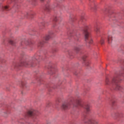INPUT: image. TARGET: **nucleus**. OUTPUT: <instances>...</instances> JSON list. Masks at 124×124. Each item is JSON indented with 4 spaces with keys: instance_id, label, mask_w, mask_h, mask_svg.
Masks as SVG:
<instances>
[{
    "instance_id": "nucleus-3",
    "label": "nucleus",
    "mask_w": 124,
    "mask_h": 124,
    "mask_svg": "<svg viewBox=\"0 0 124 124\" xmlns=\"http://www.w3.org/2000/svg\"><path fill=\"white\" fill-rule=\"evenodd\" d=\"M83 31L84 33L85 41L88 43H89V44H92V43H93V39H92V37H91L90 32L88 31V26H85L83 30Z\"/></svg>"
},
{
    "instance_id": "nucleus-20",
    "label": "nucleus",
    "mask_w": 124,
    "mask_h": 124,
    "mask_svg": "<svg viewBox=\"0 0 124 124\" xmlns=\"http://www.w3.org/2000/svg\"><path fill=\"white\" fill-rule=\"evenodd\" d=\"M10 43H11V44H13V41L12 40H11Z\"/></svg>"
},
{
    "instance_id": "nucleus-13",
    "label": "nucleus",
    "mask_w": 124,
    "mask_h": 124,
    "mask_svg": "<svg viewBox=\"0 0 124 124\" xmlns=\"http://www.w3.org/2000/svg\"><path fill=\"white\" fill-rule=\"evenodd\" d=\"M71 36H79V33H76V32H74L71 35Z\"/></svg>"
},
{
    "instance_id": "nucleus-5",
    "label": "nucleus",
    "mask_w": 124,
    "mask_h": 124,
    "mask_svg": "<svg viewBox=\"0 0 124 124\" xmlns=\"http://www.w3.org/2000/svg\"><path fill=\"white\" fill-rule=\"evenodd\" d=\"M82 120L84 122V123H86L87 124H97V121L93 119H90L88 118L87 117L84 116L82 118Z\"/></svg>"
},
{
    "instance_id": "nucleus-8",
    "label": "nucleus",
    "mask_w": 124,
    "mask_h": 124,
    "mask_svg": "<svg viewBox=\"0 0 124 124\" xmlns=\"http://www.w3.org/2000/svg\"><path fill=\"white\" fill-rule=\"evenodd\" d=\"M94 31H95L96 34L99 33V26L98 25H95L94 28Z\"/></svg>"
},
{
    "instance_id": "nucleus-4",
    "label": "nucleus",
    "mask_w": 124,
    "mask_h": 124,
    "mask_svg": "<svg viewBox=\"0 0 124 124\" xmlns=\"http://www.w3.org/2000/svg\"><path fill=\"white\" fill-rule=\"evenodd\" d=\"M53 34V32H50L48 33V34L46 35V36L44 38V40L42 42H40L39 44V46L40 47L42 46L45 43H47V41L52 37V35Z\"/></svg>"
},
{
    "instance_id": "nucleus-1",
    "label": "nucleus",
    "mask_w": 124,
    "mask_h": 124,
    "mask_svg": "<svg viewBox=\"0 0 124 124\" xmlns=\"http://www.w3.org/2000/svg\"><path fill=\"white\" fill-rule=\"evenodd\" d=\"M118 81V78H113L112 80L110 81L109 80V78H106L105 80V84L108 86H110V85H115V90H120L121 89V86L119 84H117Z\"/></svg>"
},
{
    "instance_id": "nucleus-11",
    "label": "nucleus",
    "mask_w": 124,
    "mask_h": 124,
    "mask_svg": "<svg viewBox=\"0 0 124 124\" xmlns=\"http://www.w3.org/2000/svg\"><path fill=\"white\" fill-rule=\"evenodd\" d=\"M75 51H76V52H79V51L80 50H81V46H75Z\"/></svg>"
},
{
    "instance_id": "nucleus-7",
    "label": "nucleus",
    "mask_w": 124,
    "mask_h": 124,
    "mask_svg": "<svg viewBox=\"0 0 124 124\" xmlns=\"http://www.w3.org/2000/svg\"><path fill=\"white\" fill-rule=\"evenodd\" d=\"M36 113H37V111H36L35 110H33V111L30 110L28 112V116H33V115H35V114H36Z\"/></svg>"
},
{
    "instance_id": "nucleus-12",
    "label": "nucleus",
    "mask_w": 124,
    "mask_h": 124,
    "mask_svg": "<svg viewBox=\"0 0 124 124\" xmlns=\"http://www.w3.org/2000/svg\"><path fill=\"white\" fill-rule=\"evenodd\" d=\"M3 10H5V11H8V10H9L8 6H5L4 7H3Z\"/></svg>"
},
{
    "instance_id": "nucleus-22",
    "label": "nucleus",
    "mask_w": 124,
    "mask_h": 124,
    "mask_svg": "<svg viewBox=\"0 0 124 124\" xmlns=\"http://www.w3.org/2000/svg\"><path fill=\"white\" fill-rule=\"evenodd\" d=\"M94 56H95V55H97V53L96 52H94V54H93Z\"/></svg>"
},
{
    "instance_id": "nucleus-15",
    "label": "nucleus",
    "mask_w": 124,
    "mask_h": 124,
    "mask_svg": "<svg viewBox=\"0 0 124 124\" xmlns=\"http://www.w3.org/2000/svg\"><path fill=\"white\" fill-rule=\"evenodd\" d=\"M101 44H104V39H101L100 41Z\"/></svg>"
},
{
    "instance_id": "nucleus-21",
    "label": "nucleus",
    "mask_w": 124,
    "mask_h": 124,
    "mask_svg": "<svg viewBox=\"0 0 124 124\" xmlns=\"http://www.w3.org/2000/svg\"><path fill=\"white\" fill-rule=\"evenodd\" d=\"M84 19H85V17H84L83 16L81 17V20H83Z\"/></svg>"
},
{
    "instance_id": "nucleus-2",
    "label": "nucleus",
    "mask_w": 124,
    "mask_h": 124,
    "mask_svg": "<svg viewBox=\"0 0 124 124\" xmlns=\"http://www.w3.org/2000/svg\"><path fill=\"white\" fill-rule=\"evenodd\" d=\"M38 58H39V56H38L37 54H35L32 58V61H29L26 60L23 61L21 63V65H24V66H28V65H30L31 66H34V65L33 64V62H34V61H36Z\"/></svg>"
},
{
    "instance_id": "nucleus-27",
    "label": "nucleus",
    "mask_w": 124,
    "mask_h": 124,
    "mask_svg": "<svg viewBox=\"0 0 124 124\" xmlns=\"http://www.w3.org/2000/svg\"><path fill=\"white\" fill-rule=\"evenodd\" d=\"M22 41H25V39H23V40H22Z\"/></svg>"
},
{
    "instance_id": "nucleus-23",
    "label": "nucleus",
    "mask_w": 124,
    "mask_h": 124,
    "mask_svg": "<svg viewBox=\"0 0 124 124\" xmlns=\"http://www.w3.org/2000/svg\"><path fill=\"white\" fill-rule=\"evenodd\" d=\"M77 104H78V105L80 104V102L78 101V102H77Z\"/></svg>"
},
{
    "instance_id": "nucleus-18",
    "label": "nucleus",
    "mask_w": 124,
    "mask_h": 124,
    "mask_svg": "<svg viewBox=\"0 0 124 124\" xmlns=\"http://www.w3.org/2000/svg\"><path fill=\"white\" fill-rule=\"evenodd\" d=\"M16 66V63H14V64H13L12 67H15Z\"/></svg>"
},
{
    "instance_id": "nucleus-24",
    "label": "nucleus",
    "mask_w": 124,
    "mask_h": 124,
    "mask_svg": "<svg viewBox=\"0 0 124 124\" xmlns=\"http://www.w3.org/2000/svg\"><path fill=\"white\" fill-rule=\"evenodd\" d=\"M41 1H44V0H40Z\"/></svg>"
},
{
    "instance_id": "nucleus-6",
    "label": "nucleus",
    "mask_w": 124,
    "mask_h": 124,
    "mask_svg": "<svg viewBox=\"0 0 124 124\" xmlns=\"http://www.w3.org/2000/svg\"><path fill=\"white\" fill-rule=\"evenodd\" d=\"M72 104H73V101H71L70 102L63 103L62 106V108L63 110H67L68 109H69L70 105Z\"/></svg>"
},
{
    "instance_id": "nucleus-26",
    "label": "nucleus",
    "mask_w": 124,
    "mask_h": 124,
    "mask_svg": "<svg viewBox=\"0 0 124 124\" xmlns=\"http://www.w3.org/2000/svg\"><path fill=\"white\" fill-rule=\"evenodd\" d=\"M114 102H114V101H112V104H113V103H114Z\"/></svg>"
},
{
    "instance_id": "nucleus-17",
    "label": "nucleus",
    "mask_w": 124,
    "mask_h": 124,
    "mask_svg": "<svg viewBox=\"0 0 124 124\" xmlns=\"http://www.w3.org/2000/svg\"><path fill=\"white\" fill-rule=\"evenodd\" d=\"M53 20H54V21H57V17L56 16H55Z\"/></svg>"
},
{
    "instance_id": "nucleus-9",
    "label": "nucleus",
    "mask_w": 124,
    "mask_h": 124,
    "mask_svg": "<svg viewBox=\"0 0 124 124\" xmlns=\"http://www.w3.org/2000/svg\"><path fill=\"white\" fill-rule=\"evenodd\" d=\"M84 108L86 109L87 112H89L91 111V109H90V108H91V106H90L89 104H86Z\"/></svg>"
},
{
    "instance_id": "nucleus-14",
    "label": "nucleus",
    "mask_w": 124,
    "mask_h": 124,
    "mask_svg": "<svg viewBox=\"0 0 124 124\" xmlns=\"http://www.w3.org/2000/svg\"><path fill=\"white\" fill-rule=\"evenodd\" d=\"M114 116H115V117H121V114L119 113H115Z\"/></svg>"
},
{
    "instance_id": "nucleus-19",
    "label": "nucleus",
    "mask_w": 124,
    "mask_h": 124,
    "mask_svg": "<svg viewBox=\"0 0 124 124\" xmlns=\"http://www.w3.org/2000/svg\"><path fill=\"white\" fill-rule=\"evenodd\" d=\"M24 85H25V83L24 82L21 83V86H22V87H24Z\"/></svg>"
},
{
    "instance_id": "nucleus-10",
    "label": "nucleus",
    "mask_w": 124,
    "mask_h": 124,
    "mask_svg": "<svg viewBox=\"0 0 124 124\" xmlns=\"http://www.w3.org/2000/svg\"><path fill=\"white\" fill-rule=\"evenodd\" d=\"M112 36L111 35H109L108 37V44H111L112 43Z\"/></svg>"
},
{
    "instance_id": "nucleus-25",
    "label": "nucleus",
    "mask_w": 124,
    "mask_h": 124,
    "mask_svg": "<svg viewBox=\"0 0 124 124\" xmlns=\"http://www.w3.org/2000/svg\"><path fill=\"white\" fill-rule=\"evenodd\" d=\"M46 10H49V9L48 8H46Z\"/></svg>"
},
{
    "instance_id": "nucleus-16",
    "label": "nucleus",
    "mask_w": 124,
    "mask_h": 124,
    "mask_svg": "<svg viewBox=\"0 0 124 124\" xmlns=\"http://www.w3.org/2000/svg\"><path fill=\"white\" fill-rule=\"evenodd\" d=\"M87 58V56L84 55L83 57H82V60L85 62V61H86V58Z\"/></svg>"
}]
</instances>
